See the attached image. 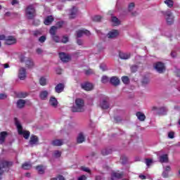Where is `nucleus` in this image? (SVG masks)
I'll use <instances>...</instances> for the list:
<instances>
[{
	"instance_id": "nucleus-5",
	"label": "nucleus",
	"mask_w": 180,
	"mask_h": 180,
	"mask_svg": "<svg viewBox=\"0 0 180 180\" xmlns=\"http://www.w3.org/2000/svg\"><path fill=\"white\" fill-rule=\"evenodd\" d=\"M0 40H4L5 44H7V46H12V44H15L16 43V38L13 36L6 37L3 34L0 36Z\"/></svg>"
},
{
	"instance_id": "nucleus-58",
	"label": "nucleus",
	"mask_w": 180,
	"mask_h": 180,
	"mask_svg": "<svg viewBox=\"0 0 180 180\" xmlns=\"http://www.w3.org/2000/svg\"><path fill=\"white\" fill-rule=\"evenodd\" d=\"M0 99H6V95L4 94H0Z\"/></svg>"
},
{
	"instance_id": "nucleus-52",
	"label": "nucleus",
	"mask_w": 180,
	"mask_h": 180,
	"mask_svg": "<svg viewBox=\"0 0 180 180\" xmlns=\"http://www.w3.org/2000/svg\"><path fill=\"white\" fill-rule=\"evenodd\" d=\"M169 172H167L165 170H163V172H162V176L163 178H168V174Z\"/></svg>"
},
{
	"instance_id": "nucleus-35",
	"label": "nucleus",
	"mask_w": 180,
	"mask_h": 180,
	"mask_svg": "<svg viewBox=\"0 0 180 180\" xmlns=\"http://www.w3.org/2000/svg\"><path fill=\"white\" fill-rule=\"evenodd\" d=\"M32 168V165L29 162H25L22 165L23 169H30Z\"/></svg>"
},
{
	"instance_id": "nucleus-32",
	"label": "nucleus",
	"mask_w": 180,
	"mask_h": 180,
	"mask_svg": "<svg viewBox=\"0 0 180 180\" xmlns=\"http://www.w3.org/2000/svg\"><path fill=\"white\" fill-rule=\"evenodd\" d=\"M57 27L56 26H52L49 30V33L51 35V37L55 36L56 33L57 32Z\"/></svg>"
},
{
	"instance_id": "nucleus-3",
	"label": "nucleus",
	"mask_w": 180,
	"mask_h": 180,
	"mask_svg": "<svg viewBox=\"0 0 180 180\" xmlns=\"http://www.w3.org/2000/svg\"><path fill=\"white\" fill-rule=\"evenodd\" d=\"M14 120H15V126L18 130V134L22 135L24 139L27 140V139L30 137V132L27 131H23L22 129V125L20 124V122H19L18 118H15Z\"/></svg>"
},
{
	"instance_id": "nucleus-33",
	"label": "nucleus",
	"mask_w": 180,
	"mask_h": 180,
	"mask_svg": "<svg viewBox=\"0 0 180 180\" xmlns=\"http://www.w3.org/2000/svg\"><path fill=\"white\" fill-rule=\"evenodd\" d=\"M167 112H168V109L165 107L159 108V115H167Z\"/></svg>"
},
{
	"instance_id": "nucleus-61",
	"label": "nucleus",
	"mask_w": 180,
	"mask_h": 180,
	"mask_svg": "<svg viewBox=\"0 0 180 180\" xmlns=\"http://www.w3.org/2000/svg\"><path fill=\"white\" fill-rule=\"evenodd\" d=\"M37 54H41V53H43V51H41V49H37Z\"/></svg>"
},
{
	"instance_id": "nucleus-27",
	"label": "nucleus",
	"mask_w": 180,
	"mask_h": 180,
	"mask_svg": "<svg viewBox=\"0 0 180 180\" xmlns=\"http://www.w3.org/2000/svg\"><path fill=\"white\" fill-rule=\"evenodd\" d=\"M85 141V136H84V134L80 133L77 136V143L81 144V143H84Z\"/></svg>"
},
{
	"instance_id": "nucleus-29",
	"label": "nucleus",
	"mask_w": 180,
	"mask_h": 180,
	"mask_svg": "<svg viewBox=\"0 0 180 180\" xmlns=\"http://www.w3.org/2000/svg\"><path fill=\"white\" fill-rule=\"evenodd\" d=\"M41 99H46L47 98V96H49V91H43L40 93V95H39Z\"/></svg>"
},
{
	"instance_id": "nucleus-56",
	"label": "nucleus",
	"mask_w": 180,
	"mask_h": 180,
	"mask_svg": "<svg viewBox=\"0 0 180 180\" xmlns=\"http://www.w3.org/2000/svg\"><path fill=\"white\" fill-rule=\"evenodd\" d=\"M77 180H86V176H85V175L81 176Z\"/></svg>"
},
{
	"instance_id": "nucleus-11",
	"label": "nucleus",
	"mask_w": 180,
	"mask_h": 180,
	"mask_svg": "<svg viewBox=\"0 0 180 180\" xmlns=\"http://www.w3.org/2000/svg\"><path fill=\"white\" fill-rule=\"evenodd\" d=\"M18 77L21 81H23L26 78V69L25 68H20L18 72Z\"/></svg>"
},
{
	"instance_id": "nucleus-23",
	"label": "nucleus",
	"mask_w": 180,
	"mask_h": 180,
	"mask_svg": "<svg viewBox=\"0 0 180 180\" xmlns=\"http://www.w3.org/2000/svg\"><path fill=\"white\" fill-rule=\"evenodd\" d=\"M7 135L8 134L6 131H3L0 134V144H4Z\"/></svg>"
},
{
	"instance_id": "nucleus-17",
	"label": "nucleus",
	"mask_w": 180,
	"mask_h": 180,
	"mask_svg": "<svg viewBox=\"0 0 180 180\" xmlns=\"http://www.w3.org/2000/svg\"><path fill=\"white\" fill-rule=\"evenodd\" d=\"M49 105L52 106V108H57L58 105V101H57V98L55 97H51L49 99Z\"/></svg>"
},
{
	"instance_id": "nucleus-13",
	"label": "nucleus",
	"mask_w": 180,
	"mask_h": 180,
	"mask_svg": "<svg viewBox=\"0 0 180 180\" xmlns=\"http://www.w3.org/2000/svg\"><path fill=\"white\" fill-rule=\"evenodd\" d=\"M82 89L84 91H92L94 89V84L92 83L86 82L82 84Z\"/></svg>"
},
{
	"instance_id": "nucleus-18",
	"label": "nucleus",
	"mask_w": 180,
	"mask_h": 180,
	"mask_svg": "<svg viewBox=\"0 0 180 180\" xmlns=\"http://www.w3.org/2000/svg\"><path fill=\"white\" fill-rule=\"evenodd\" d=\"M110 82L112 84V85H114V86H117V85L120 84V80L119 79V78L115 76L110 78Z\"/></svg>"
},
{
	"instance_id": "nucleus-57",
	"label": "nucleus",
	"mask_w": 180,
	"mask_h": 180,
	"mask_svg": "<svg viewBox=\"0 0 180 180\" xmlns=\"http://www.w3.org/2000/svg\"><path fill=\"white\" fill-rule=\"evenodd\" d=\"M57 180H65V178L64 176L59 175L58 178H56Z\"/></svg>"
},
{
	"instance_id": "nucleus-39",
	"label": "nucleus",
	"mask_w": 180,
	"mask_h": 180,
	"mask_svg": "<svg viewBox=\"0 0 180 180\" xmlns=\"http://www.w3.org/2000/svg\"><path fill=\"white\" fill-rule=\"evenodd\" d=\"M17 96L18 98H26L27 96V93L26 92H20V93H18Z\"/></svg>"
},
{
	"instance_id": "nucleus-12",
	"label": "nucleus",
	"mask_w": 180,
	"mask_h": 180,
	"mask_svg": "<svg viewBox=\"0 0 180 180\" xmlns=\"http://www.w3.org/2000/svg\"><path fill=\"white\" fill-rule=\"evenodd\" d=\"M123 176V173H120L119 172H112L111 173V180L120 179Z\"/></svg>"
},
{
	"instance_id": "nucleus-14",
	"label": "nucleus",
	"mask_w": 180,
	"mask_h": 180,
	"mask_svg": "<svg viewBox=\"0 0 180 180\" xmlns=\"http://www.w3.org/2000/svg\"><path fill=\"white\" fill-rule=\"evenodd\" d=\"M84 34L89 36L91 34V32L87 30H79L77 32V37H82Z\"/></svg>"
},
{
	"instance_id": "nucleus-19",
	"label": "nucleus",
	"mask_w": 180,
	"mask_h": 180,
	"mask_svg": "<svg viewBox=\"0 0 180 180\" xmlns=\"http://www.w3.org/2000/svg\"><path fill=\"white\" fill-rule=\"evenodd\" d=\"M118 34H119V31L114 30L108 34V39H114V37H117Z\"/></svg>"
},
{
	"instance_id": "nucleus-44",
	"label": "nucleus",
	"mask_w": 180,
	"mask_h": 180,
	"mask_svg": "<svg viewBox=\"0 0 180 180\" xmlns=\"http://www.w3.org/2000/svg\"><path fill=\"white\" fill-rule=\"evenodd\" d=\"M60 42H61V43H64V44L68 43V37H67V36H63V38H62V39L60 40Z\"/></svg>"
},
{
	"instance_id": "nucleus-1",
	"label": "nucleus",
	"mask_w": 180,
	"mask_h": 180,
	"mask_svg": "<svg viewBox=\"0 0 180 180\" xmlns=\"http://www.w3.org/2000/svg\"><path fill=\"white\" fill-rule=\"evenodd\" d=\"M85 103L84 100L81 98H77L75 102V105L72 107V112H84V106Z\"/></svg>"
},
{
	"instance_id": "nucleus-34",
	"label": "nucleus",
	"mask_w": 180,
	"mask_h": 180,
	"mask_svg": "<svg viewBox=\"0 0 180 180\" xmlns=\"http://www.w3.org/2000/svg\"><path fill=\"white\" fill-rule=\"evenodd\" d=\"M39 84L42 86H44L45 85L47 84V79L45 77H41L39 79Z\"/></svg>"
},
{
	"instance_id": "nucleus-45",
	"label": "nucleus",
	"mask_w": 180,
	"mask_h": 180,
	"mask_svg": "<svg viewBox=\"0 0 180 180\" xmlns=\"http://www.w3.org/2000/svg\"><path fill=\"white\" fill-rule=\"evenodd\" d=\"M46 39L47 38L46 37V36L43 35L39 38V43H44V41H46Z\"/></svg>"
},
{
	"instance_id": "nucleus-25",
	"label": "nucleus",
	"mask_w": 180,
	"mask_h": 180,
	"mask_svg": "<svg viewBox=\"0 0 180 180\" xmlns=\"http://www.w3.org/2000/svg\"><path fill=\"white\" fill-rule=\"evenodd\" d=\"M136 117L141 122H144V120H146V115L141 112H136Z\"/></svg>"
},
{
	"instance_id": "nucleus-31",
	"label": "nucleus",
	"mask_w": 180,
	"mask_h": 180,
	"mask_svg": "<svg viewBox=\"0 0 180 180\" xmlns=\"http://www.w3.org/2000/svg\"><path fill=\"white\" fill-rule=\"evenodd\" d=\"M165 4L168 8H174V1L172 0H165Z\"/></svg>"
},
{
	"instance_id": "nucleus-47",
	"label": "nucleus",
	"mask_w": 180,
	"mask_h": 180,
	"mask_svg": "<svg viewBox=\"0 0 180 180\" xmlns=\"http://www.w3.org/2000/svg\"><path fill=\"white\" fill-rule=\"evenodd\" d=\"M145 162H146V165H147V167H150V165H151V164H153V160L146 159Z\"/></svg>"
},
{
	"instance_id": "nucleus-24",
	"label": "nucleus",
	"mask_w": 180,
	"mask_h": 180,
	"mask_svg": "<svg viewBox=\"0 0 180 180\" xmlns=\"http://www.w3.org/2000/svg\"><path fill=\"white\" fill-rule=\"evenodd\" d=\"M160 162L162 164L164 162H168V155H162L159 157Z\"/></svg>"
},
{
	"instance_id": "nucleus-22",
	"label": "nucleus",
	"mask_w": 180,
	"mask_h": 180,
	"mask_svg": "<svg viewBox=\"0 0 180 180\" xmlns=\"http://www.w3.org/2000/svg\"><path fill=\"white\" fill-rule=\"evenodd\" d=\"M56 92H57V94H61V92H63V91H64V84L60 83L58 84L56 87Z\"/></svg>"
},
{
	"instance_id": "nucleus-37",
	"label": "nucleus",
	"mask_w": 180,
	"mask_h": 180,
	"mask_svg": "<svg viewBox=\"0 0 180 180\" xmlns=\"http://www.w3.org/2000/svg\"><path fill=\"white\" fill-rule=\"evenodd\" d=\"M36 169L38 171L39 174H44V168L42 166H37Z\"/></svg>"
},
{
	"instance_id": "nucleus-16",
	"label": "nucleus",
	"mask_w": 180,
	"mask_h": 180,
	"mask_svg": "<svg viewBox=\"0 0 180 180\" xmlns=\"http://www.w3.org/2000/svg\"><path fill=\"white\" fill-rule=\"evenodd\" d=\"M131 55L130 53H124V52H120L119 53V57L121 58V60H129Z\"/></svg>"
},
{
	"instance_id": "nucleus-8",
	"label": "nucleus",
	"mask_w": 180,
	"mask_h": 180,
	"mask_svg": "<svg viewBox=\"0 0 180 180\" xmlns=\"http://www.w3.org/2000/svg\"><path fill=\"white\" fill-rule=\"evenodd\" d=\"M154 68L159 74H162L165 71V65L161 62H158L155 64Z\"/></svg>"
},
{
	"instance_id": "nucleus-42",
	"label": "nucleus",
	"mask_w": 180,
	"mask_h": 180,
	"mask_svg": "<svg viewBox=\"0 0 180 180\" xmlns=\"http://www.w3.org/2000/svg\"><path fill=\"white\" fill-rule=\"evenodd\" d=\"M53 157H55V158H60V157H61V152L55 150L53 153Z\"/></svg>"
},
{
	"instance_id": "nucleus-26",
	"label": "nucleus",
	"mask_w": 180,
	"mask_h": 180,
	"mask_svg": "<svg viewBox=\"0 0 180 180\" xmlns=\"http://www.w3.org/2000/svg\"><path fill=\"white\" fill-rule=\"evenodd\" d=\"M111 21L115 25V26H119V25H120V20L116 16H112Z\"/></svg>"
},
{
	"instance_id": "nucleus-20",
	"label": "nucleus",
	"mask_w": 180,
	"mask_h": 180,
	"mask_svg": "<svg viewBox=\"0 0 180 180\" xmlns=\"http://www.w3.org/2000/svg\"><path fill=\"white\" fill-rule=\"evenodd\" d=\"M53 20H54V18H53L52 15H49L45 18L44 23L46 26H49V25H51V22H53Z\"/></svg>"
},
{
	"instance_id": "nucleus-53",
	"label": "nucleus",
	"mask_w": 180,
	"mask_h": 180,
	"mask_svg": "<svg viewBox=\"0 0 180 180\" xmlns=\"http://www.w3.org/2000/svg\"><path fill=\"white\" fill-rule=\"evenodd\" d=\"M148 82H150V79H148V78H143L142 84L146 85V84H148Z\"/></svg>"
},
{
	"instance_id": "nucleus-48",
	"label": "nucleus",
	"mask_w": 180,
	"mask_h": 180,
	"mask_svg": "<svg viewBox=\"0 0 180 180\" xmlns=\"http://www.w3.org/2000/svg\"><path fill=\"white\" fill-rule=\"evenodd\" d=\"M63 25H64V22L63 21H59L56 23V27H57V29L60 28V27H63Z\"/></svg>"
},
{
	"instance_id": "nucleus-54",
	"label": "nucleus",
	"mask_w": 180,
	"mask_h": 180,
	"mask_svg": "<svg viewBox=\"0 0 180 180\" xmlns=\"http://www.w3.org/2000/svg\"><path fill=\"white\" fill-rule=\"evenodd\" d=\"M175 134L172 131L168 133L169 139H174Z\"/></svg>"
},
{
	"instance_id": "nucleus-4",
	"label": "nucleus",
	"mask_w": 180,
	"mask_h": 180,
	"mask_svg": "<svg viewBox=\"0 0 180 180\" xmlns=\"http://www.w3.org/2000/svg\"><path fill=\"white\" fill-rule=\"evenodd\" d=\"M11 165H12L11 162H6L4 160H0V179H2L4 172L9 171V167H11Z\"/></svg>"
},
{
	"instance_id": "nucleus-40",
	"label": "nucleus",
	"mask_w": 180,
	"mask_h": 180,
	"mask_svg": "<svg viewBox=\"0 0 180 180\" xmlns=\"http://www.w3.org/2000/svg\"><path fill=\"white\" fill-rule=\"evenodd\" d=\"M94 22H101L102 20V17L101 15H95L93 17Z\"/></svg>"
},
{
	"instance_id": "nucleus-64",
	"label": "nucleus",
	"mask_w": 180,
	"mask_h": 180,
	"mask_svg": "<svg viewBox=\"0 0 180 180\" xmlns=\"http://www.w3.org/2000/svg\"><path fill=\"white\" fill-rule=\"evenodd\" d=\"M96 180H103L101 176H96Z\"/></svg>"
},
{
	"instance_id": "nucleus-46",
	"label": "nucleus",
	"mask_w": 180,
	"mask_h": 180,
	"mask_svg": "<svg viewBox=\"0 0 180 180\" xmlns=\"http://www.w3.org/2000/svg\"><path fill=\"white\" fill-rule=\"evenodd\" d=\"M122 81L124 84H129V77L124 76L122 77Z\"/></svg>"
},
{
	"instance_id": "nucleus-49",
	"label": "nucleus",
	"mask_w": 180,
	"mask_h": 180,
	"mask_svg": "<svg viewBox=\"0 0 180 180\" xmlns=\"http://www.w3.org/2000/svg\"><path fill=\"white\" fill-rule=\"evenodd\" d=\"M81 169H82V171H84V172H89V174H91V170L88 167H82Z\"/></svg>"
},
{
	"instance_id": "nucleus-30",
	"label": "nucleus",
	"mask_w": 180,
	"mask_h": 180,
	"mask_svg": "<svg viewBox=\"0 0 180 180\" xmlns=\"http://www.w3.org/2000/svg\"><path fill=\"white\" fill-rule=\"evenodd\" d=\"M100 106L101 109H108L109 108V103H107L106 101L103 100L101 103Z\"/></svg>"
},
{
	"instance_id": "nucleus-21",
	"label": "nucleus",
	"mask_w": 180,
	"mask_h": 180,
	"mask_svg": "<svg viewBox=\"0 0 180 180\" xmlns=\"http://www.w3.org/2000/svg\"><path fill=\"white\" fill-rule=\"evenodd\" d=\"M17 108H18V109H22V108L25 107V105H26V101L22 100V99H19L17 103Z\"/></svg>"
},
{
	"instance_id": "nucleus-36",
	"label": "nucleus",
	"mask_w": 180,
	"mask_h": 180,
	"mask_svg": "<svg viewBox=\"0 0 180 180\" xmlns=\"http://www.w3.org/2000/svg\"><path fill=\"white\" fill-rule=\"evenodd\" d=\"M110 153H112V150L110 149H103L101 151V154H103V155H108V154H110Z\"/></svg>"
},
{
	"instance_id": "nucleus-51",
	"label": "nucleus",
	"mask_w": 180,
	"mask_h": 180,
	"mask_svg": "<svg viewBox=\"0 0 180 180\" xmlns=\"http://www.w3.org/2000/svg\"><path fill=\"white\" fill-rule=\"evenodd\" d=\"M139 67L137 65H133L131 67V70L132 72H136L137 71Z\"/></svg>"
},
{
	"instance_id": "nucleus-28",
	"label": "nucleus",
	"mask_w": 180,
	"mask_h": 180,
	"mask_svg": "<svg viewBox=\"0 0 180 180\" xmlns=\"http://www.w3.org/2000/svg\"><path fill=\"white\" fill-rule=\"evenodd\" d=\"M52 145L56 146V147H59L60 146H63V141L61 139H56L52 141Z\"/></svg>"
},
{
	"instance_id": "nucleus-7",
	"label": "nucleus",
	"mask_w": 180,
	"mask_h": 180,
	"mask_svg": "<svg viewBox=\"0 0 180 180\" xmlns=\"http://www.w3.org/2000/svg\"><path fill=\"white\" fill-rule=\"evenodd\" d=\"M21 63H24L25 61V66L27 68L31 70L32 68H34V62L31 58H27L25 56L20 57Z\"/></svg>"
},
{
	"instance_id": "nucleus-38",
	"label": "nucleus",
	"mask_w": 180,
	"mask_h": 180,
	"mask_svg": "<svg viewBox=\"0 0 180 180\" xmlns=\"http://www.w3.org/2000/svg\"><path fill=\"white\" fill-rule=\"evenodd\" d=\"M101 82L102 84H107V82H109V77L107 76H103L101 78Z\"/></svg>"
},
{
	"instance_id": "nucleus-43",
	"label": "nucleus",
	"mask_w": 180,
	"mask_h": 180,
	"mask_svg": "<svg viewBox=\"0 0 180 180\" xmlns=\"http://www.w3.org/2000/svg\"><path fill=\"white\" fill-rule=\"evenodd\" d=\"M134 6H135L134 3L129 4L128 6V11L129 12H131V11H133V9H134Z\"/></svg>"
},
{
	"instance_id": "nucleus-60",
	"label": "nucleus",
	"mask_w": 180,
	"mask_h": 180,
	"mask_svg": "<svg viewBox=\"0 0 180 180\" xmlns=\"http://www.w3.org/2000/svg\"><path fill=\"white\" fill-rule=\"evenodd\" d=\"M77 44L79 46H82V40L81 39H77Z\"/></svg>"
},
{
	"instance_id": "nucleus-55",
	"label": "nucleus",
	"mask_w": 180,
	"mask_h": 180,
	"mask_svg": "<svg viewBox=\"0 0 180 180\" xmlns=\"http://www.w3.org/2000/svg\"><path fill=\"white\" fill-rule=\"evenodd\" d=\"M164 171H166L167 172H169L171 171V167L169 166H166L165 167H163Z\"/></svg>"
},
{
	"instance_id": "nucleus-2",
	"label": "nucleus",
	"mask_w": 180,
	"mask_h": 180,
	"mask_svg": "<svg viewBox=\"0 0 180 180\" xmlns=\"http://www.w3.org/2000/svg\"><path fill=\"white\" fill-rule=\"evenodd\" d=\"M34 8V4H30L26 8L25 16L27 19L32 20L36 17V9Z\"/></svg>"
},
{
	"instance_id": "nucleus-59",
	"label": "nucleus",
	"mask_w": 180,
	"mask_h": 180,
	"mask_svg": "<svg viewBox=\"0 0 180 180\" xmlns=\"http://www.w3.org/2000/svg\"><path fill=\"white\" fill-rule=\"evenodd\" d=\"M19 4V1L18 0H13L11 2L12 5H18Z\"/></svg>"
},
{
	"instance_id": "nucleus-10",
	"label": "nucleus",
	"mask_w": 180,
	"mask_h": 180,
	"mask_svg": "<svg viewBox=\"0 0 180 180\" xmlns=\"http://www.w3.org/2000/svg\"><path fill=\"white\" fill-rule=\"evenodd\" d=\"M37 144H39V138L34 135L31 136L29 146H30V147H34V146H37Z\"/></svg>"
},
{
	"instance_id": "nucleus-15",
	"label": "nucleus",
	"mask_w": 180,
	"mask_h": 180,
	"mask_svg": "<svg viewBox=\"0 0 180 180\" xmlns=\"http://www.w3.org/2000/svg\"><path fill=\"white\" fill-rule=\"evenodd\" d=\"M77 12H78V9L77 8V7L75 6L72 7V8L70 10V14H69L70 18L74 19V18L77 16Z\"/></svg>"
},
{
	"instance_id": "nucleus-63",
	"label": "nucleus",
	"mask_w": 180,
	"mask_h": 180,
	"mask_svg": "<svg viewBox=\"0 0 180 180\" xmlns=\"http://www.w3.org/2000/svg\"><path fill=\"white\" fill-rule=\"evenodd\" d=\"M3 66H4V68H9V64L8 63L4 64Z\"/></svg>"
},
{
	"instance_id": "nucleus-62",
	"label": "nucleus",
	"mask_w": 180,
	"mask_h": 180,
	"mask_svg": "<svg viewBox=\"0 0 180 180\" xmlns=\"http://www.w3.org/2000/svg\"><path fill=\"white\" fill-rule=\"evenodd\" d=\"M89 74H92V70H89L86 71V75H89Z\"/></svg>"
},
{
	"instance_id": "nucleus-50",
	"label": "nucleus",
	"mask_w": 180,
	"mask_h": 180,
	"mask_svg": "<svg viewBox=\"0 0 180 180\" xmlns=\"http://www.w3.org/2000/svg\"><path fill=\"white\" fill-rule=\"evenodd\" d=\"M100 68H101V70H102V71H106V70H108V68H106L105 64H101Z\"/></svg>"
},
{
	"instance_id": "nucleus-9",
	"label": "nucleus",
	"mask_w": 180,
	"mask_h": 180,
	"mask_svg": "<svg viewBox=\"0 0 180 180\" xmlns=\"http://www.w3.org/2000/svg\"><path fill=\"white\" fill-rule=\"evenodd\" d=\"M59 58L63 63H68L71 60V56L64 52L59 53Z\"/></svg>"
},
{
	"instance_id": "nucleus-6",
	"label": "nucleus",
	"mask_w": 180,
	"mask_h": 180,
	"mask_svg": "<svg viewBox=\"0 0 180 180\" xmlns=\"http://www.w3.org/2000/svg\"><path fill=\"white\" fill-rule=\"evenodd\" d=\"M162 13H163L167 25H172L174 23V15L172 14L171 10L162 11Z\"/></svg>"
},
{
	"instance_id": "nucleus-41",
	"label": "nucleus",
	"mask_w": 180,
	"mask_h": 180,
	"mask_svg": "<svg viewBox=\"0 0 180 180\" xmlns=\"http://www.w3.org/2000/svg\"><path fill=\"white\" fill-rule=\"evenodd\" d=\"M53 40L56 41V43H60L61 42V40L60 39V37L57 35H53L51 37Z\"/></svg>"
}]
</instances>
